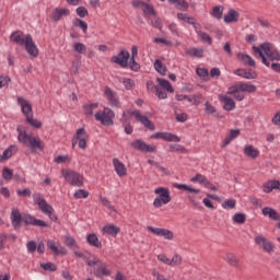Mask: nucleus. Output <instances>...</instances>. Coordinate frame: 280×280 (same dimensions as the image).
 <instances>
[{
    "label": "nucleus",
    "instance_id": "nucleus-1",
    "mask_svg": "<svg viewBox=\"0 0 280 280\" xmlns=\"http://www.w3.org/2000/svg\"><path fill=\"white\" fill-rule=\"evenodd\" d=\"M253 51L258 54L265 67H270V62H275V60L279 62L280 60L279 50L269 42H265L259 46H253Z\"/></svg>",
    "mask_w": 280,
    "mask_h": 280
},
{
    "label": "nucleus",
    "instance_id": "nucleus-2",
    "mask_svg": "<svg viewBox=\"0 0 280 280\" xmlns=\"http://www.w3.org/2000/svg\"><path fill=\"white\" fill-rule=\"evenodd\" d=\"M110 62H114L115 65H119L121 69H128L129 67V69L135 72L141 70V65L137 62L136 58H130V51L126 49H121L119 54H117L116 56H113L110 58Z\"/></svg>",
    "mask_w": 280,
    "mask_h": 280
},
{
    "label": "nucleus",
    "instance_id": "nucleus-3",
    "mask_svg": "<svg viewBox=\"0 0 280 280\" xmlns=\"http://www.w3.org/2000/svg\"><path fill=\"white\" fill-rule=\"evenodd\" d=\"M154 194L159 196L153 201L155 209H161L163 205H170V202H172V196L170 195L168 188L159 187L154 190Z\"/></svg>",
    "mask_w": 280,
    "mask_h": 280
},
{
    "label": "nucleus",
    "instance_id": "nucleus-4",
    "mask_svg": "<svg viewBox=\"0 0 280 280\" xmlns=\"http://www.w3.org/2000/svg\"><path fill=\"white\" fill-rule=\"evenodd\" d=\"M96 121H101L102 126H115V112L108 107H104L103 112L94 115Z\"/></svg>",
    "mask_w": 280,
    "mask_h": 280
},
{
    "label": "nucleus",
    "instance_id": "nucleus-5",
    "mask_svg": "<svg viewBox=\"0 0 280 280\" xmlns=\"http://www.w3.org/2000/svg\"><path fill=\"white\" fill-rule=\"evenodd\" d=\"M88 143H89V133H86V130L84 129V127L79 128L72 138V148H75V145L79 144V148L81 150H86Z\"/></svg>",
    "mask_w": 280,
    "mask_h": 280
},
{
    "label": "nucleus",
    "instance_id": "nucleus-6",
    "mask_svg": "<svg viewBox=\"0 0 280 280\" xmlns=\"http://www.w3.org/2000/svg\"><path fill=\"white\" fill-rule=\"evenodd\" d=\"M61 174L72 187H82V185H84V177L75 171L62 170Z\"/></svg>",
    "mask_w": 280,
    "mask_h": 280
},
{
    "label": "nucleus",
    "instance_id": "nucleus-7",
    "mask_svg": "<svg viewBox=\"0 0 280 280\" xmlns=\"http://www.w3.org/2000/svg\"><path fill=\"white\" fill-rule=\"evenodd\" d=\"M128 113L129 115H132V117H136V119L140 121V124H143V126L148 128V130H156V126L154 125V122H152V120H150L148 116H143L138 109L131 112L129 110Z\"/></svg>",
    "mask_w": 280,
    "mask_h": 280
},
{
    "label": "nucleus",
    "instance_id": "nucleus-8",
    "mask_svg": "<svg viewBox=\"0 0 280 280\" xmlns=\"http://www.w3.org/2000/svg\"><path fill=\"white\" fill-rule=\"evenodd\" d=\"M24 145H26V148H30L32 152H36V150L43 152L45 150V142H43L39 137L28 136L26 138V144Z\"/></svg>",
    "mask_w": 280,
    "mask_h": 280
},
{
    "label": "nucleus",
    "instance_id": "nucleus-9",
    "mask_svg": "<svg viewBox=\"0 0 280 280\" xmlns=\"http://www.w3.org/2000/svg\"><path fill=\"white\" fill-rule=\"evenodd\" d=\"M34 202L35 205H38V208L40 209L42 213H45V215L54 213V207L47 203V200L43 198V195L40 194L35 195Z\"/></svg>",
    "mask_w": 280,
    "mask_h": 280
},
{
    "label": "nucleus",
    "instance_id": "nucleus-10",
    "mask_svg": "<svg viewBox=\"0 0 280 280\" xmlns=\"http://www.w3.org/2000/svg\"><path fill=\"white\" fill-rule=\"evenodd\" d=\"M255 244L262 248L265 253H273L275 252V245L272 242L268 241L265 236L258 235L254 238Z\"/></svg>",
    "mask_w": 280,
    "mask_h": 280
},
{
    "label": "nucleus",
    "instance_id": "nucleus-11",
    "mask_svg": "<svg viewBox=\"0 0 280 280\" xmlns=\"http://www.w3.org/2000/svg\"><path fill=\"white\" fill-rule=\"evenodd\" d=\"M150 233L158 235L159 237H163L164 240H174V232L163 228H153L152 225L147 226Z\"/></svg>",
    "mask_w": 280,
    "mask_h": 280
},
{
    "label": "nucleus",
    "instance_id": "nucleus-12",
    "mask_svg": "<svg viewBox=\"0 0 280 280\" xmlns=\"http://www.w3.org/2000/svg\"><path fill=\"white\" fill-rule=\"evenodd\" d=\"M24 47L30 56L33 58H38V47L36 44H34V39L32 38L31 34L25 35Z\"/></svg>",
    "mask_w": 280,
    "mask_h": 280
},
{
    "label": "nucleus",
    "instance_id": "nucleus-13",
    "mask_svg": "<svg viewBox=\"0 0 280 280\" xmlns=\"http://www.w3.org/2000/svg\"><path fill=\"white\" fill-rule=\"evenodd\" d=\"M131 148L133 150H138V152H156V147H150V144L145 143V141L141 139H137L131 142Z\"/></svg>",
    "mask_w": 280,
    "mask_h": 280
},
{
    "label": "nucleus",
    "instance_id": "nucleus-14",
    "mask_svg": "<svg viewBox=\"0 0 280 280\" xmlns=\"http://www.w3.org/2000/svg\"><path fill=\"white\" fill-rule=\"evenodd\" d=\"M25 226H39L40 229H46L47 222L35 219L32 214H23V221Z\"/></svg>",
    "mask_w": 280,
    "mask_h": 280
},
{
    "label": "nucleus",
    "instance_id": "nucleus-15",
    "mask_svg": "<svg viewBox=\"0 0 280 280\" xmlns=\"http://www.w3.org/2000/svg\"><path fill=\"white\" fill-rule=\"evenodd\" d=\"M151 139H163L173 143H179L180 138L172 132H156L151 135Z\"/></svg>",
    "mask_w": 280,
    "mask_h": 280
},
{
    "label": "nucleus",
    "instance_id": "nucleus-16",
    "mask_svg": "<svg viewBox=\"0 0 280 280\" xmlns=\"http://www.w3.org/2000/svg\"><path fill=\"white\" fill-rule=\"evenodd\" d=\"M23 222V214H21V211L19 209L14 208L11 211V224L15 231H19L21 229V223Z\"/></svg>",
    "mask_w": 280,
    "mask_h": 280
},
{
    "label": "nucleus",
    "instance_id": "nucleus-17",
    "mask_svg": "<svg viewBox=\"0 0 280 280\" xmlns=\"http://www.w3.org/2000/svg\"><path fill=\"white\" fill-rule=\"evenodd\" d=\"M105 97L108 100L110 106L114 108H119V98L117 97V92L113 91L109 86L105 88Z\"/></svg>",
    "mask_w": 280,
    "mask_h": 280
},
{
    "label": "nucleus",
    "instance_id": "nucleus-18",
    "mask_svg": "<svg viewBox=\"0 0 280 280\" xmlns=\"http://www.w3.org/2000/svg\"><path fill=\"white\" fill-rule=\"evenodd\" d=\"M234 73L235 75L244 78L245 80H257V72H255L253 69L246 70L238 68Z\"/></svg>",
    "mask_w": 280,
    "mask_h": 280
},
{
    "label": "nucleus",
    "instance_id": "nucleus-19",
    "mask_svg": "<svg viewBox=\"0 0 280 280\" xmlns=\"http://www.w3.org/2000/svg\"><path fill=\"white\" fill-rule=\"evenodd\" d=\"M16 152H19V148L14 144H11L0 155V163H3V161H8V159H12V156H14V154H16Z\"/></svg>",
    "mask_w": 280,
    "mask_h": 280
},
{
    "label": "nucleus",
    "instance_id": "nucleus-20",
    "mask_svg": "<svg viewBox=\"0 0 280 280\" xmlns=\"http://www.w3.org/2000/svg\"><path fill=\"white\" fill-rule=\"evenodd\" d=\"M18 104L21 106L23 115H25L26 118L30 117V113L32 114V104L23 96L18 97Z\"/></svg>",
    "mask_w": 280,
    "mask_h": 280
},
{
    "label": "nucleus",
    "instance_id": "nucleus-21",
    "mask_svg": "<svg viewBox=\"0 0 280 280\" xmlns=\"http://www.w3.org/2000/svg\"><path fill=\"white\" fill-rule=\"evenodd\" d=\"M113 165H114L115 172L118 176H120V177L126 176V174H127L126 165L121 161H119V159L114 158Z\"/></svg>",
    "mask_w": 280,
    "mask_h": 280
},
{
    "label": "nucleus",
    "instance_id": "nucleus-22",
    "mask_svg": "<svg viewBox=\"0 0 280 280\" xmlns=\"http://www.w3.org/2000/svg\"><path fill=\"white\" fill-rule=\"evenodd\" d=\"M237 60H240V62H242L246 67H256L257 66L255 62V59H253V57H250L249 55H246L244 52L237 54Z\"/></svg>",
    "mask_w": 280,
    "mask_h": 280
},
{
    "label": "nucleus",
    "instance_id": "nucleus-23",
    "mask_svg": "<svg viewBox=\"0 0 280 280\" xmlns=\"http://www.w3.org/2000/svg\"><path fill=\"white\" fill-rule=\"evenodd\" d=\"M224 23H237L240 21V12L235 9H230L223 18Z\"/></svg>",
    "mask_w": 280,
    "mask_h": 280
},
{
    "label": "nucleus",
    "instance_id": "nucleus-24",
    "mask_svg": "<svg viewBox=\"0 0 280 280\" xmlns=\"http://www.w3.org/2000/svg\"><path fill=\"white\" fill-rule=\"evenodd\" d=\"M103 233H106V235H112V237H116V235L121 233V229L115 224H107L103 226Z\"/></svg>",
    "mask_w": 280,
    "mask_h": 280
},
{
    "label": "nucleus",
    "instance_id": "nucleus-25",
    "mask_svg": "<svg viewBox=\"0 0 280 280\" xmlns=\"http://www.w3.org/2000/svg\"><path fill=\"white\" fill-rule=\"evenodd\" d=\"M71 11L69 9H55L52 12V21L58 22L62 19V16H69Z\"/></svg>",
    "mask_w": 280,
    "mask_h": 280
},
{
    "label": "nucleus",
    "instance_id": "nucleus-26",
    "mask_svg": "<svg viewBox=\"0 0 280 280\" xmlns=\"http://www.w3.org/2000/svg\"><path fill=\"white\" fill-rule=\"evenodd\" d=\"M168 3L175 5V8L182 10V12H187L189 10V2L185 0H168Z\"/></svg>",
    "mask_w": 280,
    "mask_h": 280
},
{
    "label": "nucleus",
    "instance_id": "nucleus-27",
    "mask_svg": "<svg viewBox=\"0 0 280 280\" xmlns=\"http://www.w3.org/2000/svg\"><path fill=\"white\" fill-rule=\"evenodd\" d=\"M220 100L221 102H224V105H223L224 110H235V101H233V98L226 95H221Z\"/></svg>",
    "mask_w": 280,
    "mask_h": 280
},
{
    "label": "nucleus",
    "instance_id": "nucleus-28",
    "mask_svg": "<svg viewBox=\"0 0 280 280\" xmlns=\"http://www.w3.org/2000/svg\"><path fill=\"white\" fill-rule=\"evenodd\" d=\"M86 242L90 246H94L95 248H102V241H100L97 234L95 233L88 234Z\"/></svg>",
    "mask_w": 280,
    "mask_h": 280
},
{
    "label": "nucleus",
    "instance_id": "nucleus-29",
    "mask_svg": "<svg viewBox=\"0 0 280 280\" xmlns=\"http://www.w3.org/2000/svg\"><path fill=\"white\" fill-rule=\"evenodd\" d=\"M10 39L12 43H15L16 45H25V38H23V32L15 31L11 34Z\"/></svg>",
    "mask_w": 280,
    "mask_h": 280
},
{
    "label": "nucleus",
    "instance_id": "nucleus-30",
    "mask_svg": "<svg viewBox=\"0 0 280 280\" xmlns=\"http://www.w3.org/2000/svg\"><path fill=\"white\" fill-rule=\"evenodd\" d=\"M94 276L98 279H103V277H110V270H108L106 266L102 265L94 269Z\"/></svg>",
    "mask_w": 280,
    "mask_h": 280
},
{
    "label": "nucleus",
    "instance_id": "nucleus-31",
    "mask_svg": "<svg viewBox=\"0 0 280 280\" xmlns=\"http://www.w3.org/2000/svg\"><path fill=\"white\" fill-rule=\"evenodd\" d=\"M244 154L249 159H257V156H259V150L255 149V147L249 144L244 148Z\"/></svg>",
    "mask_w": 280,
    "mask_h": 280
},
{
    "label": "nucleus",
    "instance_id": "nucleus-32",
    "mask_svg": "<svg viewBox=\"0 0 280 280\" xmlns=\"http://www.w3.org/2000/svg\"><path fill=\"white\" fill-rule=\"evenodd\" d=\"M156 82L161 89H164L168 93H174V86H172V83L167 79L156 78Z\"/></svg>",
    "mask_w": 280,
    "mask_h": 280
},
{
    "label": "nucleus",
    "instance_id": "nucleus-33",
    "mask_svg": "<svg viewBox=\"0 0 280 280\" xmlns=\"http://www.w3.org/2000/svg\"><path fill=\"white\" fill-rule=\"evenodd\" d=\"M262 215H268L270 220H280V214L277 212V210L270 208V207H265L262 209Z\"/></svg>",
    "mask_w": 280,
    "mask_h": 280
},
{
    "label": "nucleus",
    "instance_id": "nucleus-34",
    "mask_svg": "<svg viewBox=\"0 0 280 280\" xmlns=\"http://www.w3.org/2000/svg\"><path fill=\"white\" fill-rule=\"evenodd\" d=\"M175 189H183L184 191H188L189 194H200V189H196L187 184H173Z\"/></svg>",
    "mask_w": 280,
    "mask_h": 280
},
{
    "label": "nucleus",
    "instance_id": "nucleus-35",
    "mask_svg": "<svg viewBox=\"0 0 280 280\" xmlns=\"http://www.w3.org/2000/svg\"><path fill=\"white\" fill-rule=\"evenodd\" d=\"M154 69L158 71V73H160V75H167V66H165L160 59L155 60Z\"/></svg>",
    "mask_w": 280,
    "mask_h": 280
},
{
    "label": "nucleus",
    "instance_id": "nucleus-36",
    "mask_svg": "<svg viewBox=\"0 0 280 280\" xmlns=\"http://www.w3.org/2000/svg\"><path fill=\"white\" fill-rule=\"evenodd\" d=\"M205 113L206 115H214V117H218L219 119H222L223 117L222 115L218 114V110L211 105L210 102L205 103Z\"/></svg>",
    "mask_w": 280,
    "mask_h": 280
},
{
    "label": "nucleus",
    "instance_id": "nucleus-37",
    "mask_svg": "<svg viewBox=\"0 0 280 280\" xmlns=\"http://www.w3.org/2000/svg\"><path fill=\"white\" fill-rule=\"evenodd\" d=\"M186 56H191L192 58H205V50L201 48L187 49Z\"/></svg>",
    "mask_w": 280,
    "mask_h": 280
},
{
    "label": "nucleus",
    "instance_id": "nucleus-38",
    "mask_svg": "<svg viewBox=\"0 0 280 280\" xmlns=\"http://www.w3.org/2000/svg\"><path fill=\"white\" fill-rule=\"evenodd\" d=\"M16 130L19 132L18 140L23 143V145H27V138L30 137L27 131L23 130V127L21 126H18Z\"/></svg>",
    "mask_w": 280,
    "mask_h": 280
},
{
    "label": "nucleus",
    "instance_id": "nucleus-39",
    "mask_svg": "<svg viewBox=\"0 0 280 280\" xmlns=\"http://www.w3.org/2000/svg\"><path fill=\"white\" fill-rule=\"evenodd\" d=\"M241 93H256L257 86L250 83H240Z\"/></svg>",
    "mask_w": 280,
    "mask_h": 280
},
{
    "label": "nucleus",
    "instance_id": "nucleus-40",
    "mask_svg": "<svg viewBox=\"0 0 280 280\" xmlns=\"http://www.w3.org/2000/svg\"><path fill=\"white\" fill-rule=\"evenodd\" d=\"M225 261L230 265L233 266L234 268H237L240 264V259H237V256L235 254H226L225 255Z\"/></svg>",
    "mask_w": 280,
    "mask_h": 280
},
{
    "label": "nucleus",
    "instance_id": "nucleus-41",
    "mask_svg": "<svg viewBox=\"0 0 280 280\" xmlns=\"http://www.w3.org/2000/svg\"><path fill=\"white\" fill-rule=\"evenodd\" d=\"M65 245L68 248H80V245H78V241L73 236H65Z\"/></svg>",
    "mask_w": 280,
    "mask_h": 280
},
{
    "label": "nucleus",
    "instance_id": "nucleus-42",
    "mask_svg": "<svg viewBox=\"0 0 280 280\" xmlns=\"http://www.w3.org/2000/svg\"><path fill=\"white\" fill-rule=\"evenodd\" d=\"M72 23L74 27H81L83 34H86V30H89V24L84 20L77 18L73 20Z\"/></svg>",
    "mask_w": 280,
    "mask_h": 280
},
{
    "label": "nucleus",
    "instance_id": "nucleus-43",
    "mask_svg": "<svg viewBox=\"0 0 280 280\" xmlns=\"http://www.w3.org/2000/svg\"><path fill=\"white\" fill-rule=\"evenodd\" d=\"M212 16L220 21L222 19V14H224V7L222 5H217L212 9L211 12Z\"/></svg>",
    "mask_w": 280,
    "mask_h": 280
},
{
    "label": "nucleus",
    "instance_id": "nucleus-44",
    "mask_svg": "<svg viewBox=\"0 0 280 280\" xmlns=\"http://www.w3.org/2000/svg\"><path fill=\"white\" fill-rule=\"evenodd\" d=\"M100 106L98 103H92L90 105H84L83 106V113L86 115V117H91L93 115V110Z\"/></svg>",
    "mask_w": 280,
    "mask_h": 280
},
{
    "label": "nucleus",
    "instance_id": "nucleus-45",
    "mask_svg": "<svg viewBox=\"0 0 280 280\" xmlns=\"http://www.w3.org/2000/svg\"><path fill=\"white\" fill-rule=\"evenodd\" d=\"M26 121L27 124H30V126H32L33 128H36L37 130L43 128V122L34 118L32 115L27 116Z\"/></svg>",
    "mask_w": 280,
    "mask_h": 280
},
{
    "label": "nucleus",
    "instance_id": "nucleus-46",
    "mask_svg": "<svg viewBox=\"0 0 280 280\" xmlns=\"http://www.w3.org/2000/svg\"><path fill=\"white\" fill-rule=\"evenodd\" d=\"M177 19L179 21H184V23H188V25H196V20L194 18H189L186 13H177Z\"/></svg>",
    "mask_w": 280,
    "mask_h": 280
},
{
    "label": "nucleus",
    "instance_id": "nucleus-47",
    "mask_svg": "<svg viewBox=\"0 0 280 280\" xmlns=\"http://www.w3.org/2000/svg\"><path fill=\"white\" fill-rule=\"evenodd\" d=\"M40 268L46 270V272H56V270H58V267L54 262H42Z\"/></svg>",
    "mask_w": 280,
    "mask_h": 280
},
{
    "label": "nucleus",
    "instance_id": "nucleus-48",
    "mask_svg": "<svg viewBox=\"0 0 280 280\" xmlns=\"http://www.w3.org/2000/svg\"><path fill=\"white\" fill-rule=\"evenodd\" d=\"M233 222L235 224H245L246 222V214L242 212H237L233 215Z\"/></svg>",
    "mask_w": 280,
    "mask_h": 280
},
{
    "label": "nucleus",
    "instance_id": "nucleus-49",
    "mask_svg": "<svg viewBox=\"0 0 280 280\" xmlns=\"http://www.w3.org/2000/svg\"><path fill=\"white\" fill-rule=\"evenodd\" d=\"M197 34L203 43H207L208 45H213V39L211 38V35L201 31H197Z\"/></svg>",
    "mask_w": 280,
    "mask_h": 280
},
{
    "label": "nucleus",
    "instance_id": "nucleus-50",
    "mask_svg": "<svg viewBox=\"0 0 280 280\" xmlns=\"http://www.w3.org/2000/svg\"><path fill=\"white\" fill-rule=\"evenodd\" d=\"M2 178H4V180H12V178H14V171L5 166L2 170Z\"/></svg>",
    "mask_w": 280,
    "mask_h": 280
},
{
    "label": "nucleus",
    "instance_id": "nucleus-51",
    "mask_svg": "<svg viewBox=\"0 0 280 280\" xmlns=\"http://www.w3.org/2000/svg\"><path fill=\"white\" fill-rule=\"evenodd\" d=\"M142 12H144V14L149 16H156V11L154 10V7L148 3H144V5L142 7Z\"/></svg>",
    "mask_w": 280,
    "mask_h": 280
},
{
    "label": "nucleus",
    "instance_id": "nucleus-52",
    "mask_svg": "<svg viewBox=\"0 0 280 280\" xmlns=\"http://www.w3.org/2000/svg\"><path fill=\"white\" fill-rule=\"evenodd\" d=\"M155 95L160 100H167V92L165 90H163V88H161L159 85L155 88Z\"/></svg>",
    "mask_w": 280,
    "mask_h": 280
},
{
    "label": "nucleus",
    "instance_id": "nucleus-53",
    "mask_svg": "<svg viewBox=\"0 0 280 280\" xmlns=\"http://www.w3.org/2000/svg\"><path fill=\"white\" fill-rule=\"evenodd\" d=\"M176 120L180 124H185L187 121V114L186 113H178V108L174 109Z\"/></svg>",
    "mask_w": 280,
    "mask_h": 280
},
{
    "label": "nucleus",
    "instance_id": "nucleus-54",
    "mask_svg": "<svg viewBox=\"0 0 280 280\" xmlns=\"http://www.w3.org/2000/svg\"><path fill=\"white\" fill-rule=\"evenodd\" d=\"M237 201L235 199H228L221 206L223 209H235Z\"/></svg>",
    "mask_w": 280,
    "mask_h": 280
},
{
    "label": "nucleus",
    "instance_id": "nucleus-55",
    "mask_svg": "<svg viewBox=\"0 0 280 280\" xmlns=\"http://www.w3.org/2000/svg\"><path fill=\"white\" fill-rule=\"evenodd\" d=\"M170 152H180L182 154H185L187 149L180 144H170Z\"/></svg>",
    "mask_w": 280,
    "mask_h": 280
},
{
    "label": "nucleus",
    "instance_id": "nucleus-56",
    "mask_svg": "<svg viewBox=\"0 0 280 280\" xmlns=\"http://www.w3.org/2000/svg\"><path fill=\"white\" fill-rule=\"evenodd\" d=\"M196 73L197 75H199V78H201L202 80H207V78H209V70L205 69V68H197L196 69Z\"/></svg>",
    "mask_w": 280,
    "mask_h": 280
},
{
    "label": "nucleus",
    "instance_id": "nucleus-57",
    "mask_svg": "<svg viewBox=\"0 0 280 280\" xmlns=\"http://www.w3.org/2000/svg\"><path fill=\"white\" fill-rule=\"evenodd\" d=\"M120 121H121V124L125 125L126 135H132V132H133L132 125L130 122H127L126 118H121Z\"/></svg>",
    "mask_w": 280,
    "mask_h": 280
},
{
    "label": "nucleus",
    "instance_id": "nucleus-58",
    "mask_svg": "<svg viewBox=\"0 0 280 280\" xmlns=\"http://www.w3.org/2000/svg\"><path fill=\"white\" fill-rule=\"evenodd\" d=\"M73 48L77 54H86V46L82 43H75Z\"/></svg>",
    "mask_w": 280,
    "mask_h": 280
},
{
    "label": "nucleus",
    "instance_id": "nucleus-59",
    "mask_svg": "<svg viewBox=\"0 0 280 280\" xmlns=\"http://www.w3.org/2000/svg\"><path fill=\"white\" fill-rule=\"evenodd\" d=\"M10 82H12V79L9 75H0V89L9 86Z\"/></svg>",
    "mask_w": 280,
    "mask_h": 280
},
{
    "label": "nucleus",
    "instance_id": "nucleus-60",
    "mask_svg": "<svg viewBox=\"0 0 280 280\" xmlns=\"http://www.w3.org/2000/svg\"><path fill=\"white\" fill-rule=\"evenodd\" d=\"M89 196V191L84 189H79L74 192L73 198L80 200V198H86Z\"/></svg>",
    "mask_w": 280,
    "mask_h": 280
},
{
    "label": "nucleus",
    "instance_id": "nucleus-61",
    "mask_svg": "<svg viewBox=\"0 0 280 280\" xmlns=\"http://www.w3.org/2000/svg\"><path fill=\"white\" fill-rule=\"evenodd\" d=\"M122 84L127 91H132V89L135 88V80L124 79Z\"/></svg>",
    "mask_w": 280,
    "mask_h": 280
},
{
    "label": "nucleus",
    "instance_id": "nucleus-62",
    "mask_svg": "<svg viewBox=\"0 0 280 280\" xmlns=\"http://www.w3.org/2000/svg\"><path fill=\"white\" fill-rule=\"evenodd\" d=\"M75 12L80 19H84L89 14V10L85 7H79Z\"/></svg>",
    "mask_w": 280,
    "mask_h": 280
},
{
    "label": "nucleus",
    "instance_id": "nucleus-63",
    "mask_svg": "<svg viewBox=\"0 0 280 280\" xmlns=\"http://www.w3.org/2000/svg\"><path fill=\"white\" fill-rule=\"evenodd\" d=\"M275 190V188H273V186H272V180H269V182H267V183H265L264 185H262V191L265 192V194H270V192H272Z\"/></svg>",
    "mask_w": 280,
    "mask_h": 280
},
{
    "label": "nucleus",
    "instance_id": "nucleus-64",
    "mask_svg": "<svg viewBox=\"0 0 280 280\" xmlns=\"http://www.w3.org/2000/svg\"><path fill=\"white\" fill-rule=\"evenodd\" d=\"M26 248L30 253H36V248H37L36 241H28L26 244Z\"/></svg>",
    "mask_w": 280,
    "mask_h": 280
}]
</instances>
